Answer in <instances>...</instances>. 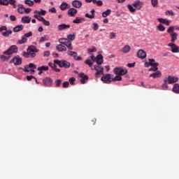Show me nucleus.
Masks as SVG:
<instances>
[{"instance_id": "1", "label": "nucleus", "mask_w": 179, "mask_h": 179, "mask_svg": "<svg viewBox=\"0 0 179 179\" xmlns=\"http://www.w3.org/2000/svg\"><path fill=\"white\" fill-rule=\"evenodd\" d=\"M54 64H57L59 68H65V69H68V68H71V63L66 60L62 59H55L54 60Z\"/></svg>"}, {"instance_id": "2", "label": "nucleus", "mask_w": 179, "mask_h": 179, "mask_svg": "<svg viewBox=\"0 0 179 179\" xmlns=\"http://www.w3.org/2000/svg\"><path fill=\"white\" fill-rule=\"evenodd\" d=\"M59 43L62 45L63 44V45H66L68 50H73V47L72 46V42L68 40V38H59Z\"/></svg>"}, {"instance_id": "3", "label": "nucleus", "mask_w": 179, "mask_h": 179, "mask_svg": "<svg viewBox=\"0 0 179 179\" xmlns=\"http://www.w3.org/2000/svg\"><path fill=\"white\" fill-rule=\"evenodd\" d=\"M148 61L150 62V66H152L149 69L150 72H151V71L156 72V71H159V67H157V66H159V63L156 62L155 59H149Z\"/></svg>"}, {"instance_id": "4", "label": "nucleus", "mask_w": 179, "mask_h": 179, "mask_svg": "<svg viewBox=\"0 0 179 179\" xmlns=\"http://www.w3.org/2000/svg\"><path fill=\"white\" fill-rule=\"evenodd\" d=\"M164 82H168L169 85H173V83H176V82H178V77L169 76L164 79Z\"/></svg>"}, {"instance_id": "5", "label": "nucleus", "mask_w": 179, "mask_h": 179, "mask_svg": "<svg viewBox=\"0 0 179 179\" xmlns=\"http://www.w3.org/2000/svg\"><path fill=\"white\" fill-rule=\"evenodd\" d=\"M27 52L28 54L29 55V57L31 58H34V57H36V52H38V50H37V48H36V46H29L27 48Z\"/></svg>"}, {"instance_id": "6", "label": "nucleus", "mask_w": 179, "mask_h": 179, "mask_svg": "<svg viewBox=\"0 0 179 179\" xmlns=\"http://www.w3.org/2000/svg\"><path fill=\"white\" fill-rule=\"evenodd\" d=\"M15 52H17V46L12 45L9 49L3 52L4 55H12V54H15Z\"/></svg>"}, {"instance_id": "7", "label": "nucleus", "mask_w": 179, "mask_h": 179, "mask_svg": "<svg viewBox=\"0 0 179 179\" xmlns=\"http://www.w3.org/2000/svg\"><path fill=\"white\" fill-rule=\"evenodd\" d=\"M114 73L115 75L124 76V75H127V73H128V71L127 70V69L115 67L114 69Z\"/></svg>"}, {"instance_id": "8", "label": "nucleus", "mask_w": 179, "mask_h": 179, "mask_svg": "<svg viewBox=\"0 0 179 179\" xmlns=\"http://www.w3.org/2000/svg\"><path fill=\"white\" fill-rule=\"evenodd\" d=\"M10 64H14L15 66L22 65V58L17 55L10 61Z\"/></svg>"}, {"instance_id": "9", "label": "nucleus", "mask_w": 179, "mask_h": 179, "mask_svg": "<svg viewBox=\"0 0 179 179\" xmlns=\"http://www.w3.org/2000/svg\"><path fill=\"white\" fill-rule=\"evenodd\" d=\"M101 80L103 83H111L113 82V76L111 74H106L101 77Z\"/></svg>"}, {"instance_id": "10", "label": "nucleus", "mask_w": 179, "mask_h": 179, "mask_svg": "<svg viewBox=\"0 0 179 179\" xmlns=\"http://www.w3.org/2000/svg\"><path fill=\"white\" fill-rule=\"evenodd\" d=\"M94 71H96V73H95L96 76H99V75H100V73H103L104 71V69L101 66H100V64L94 65Z\"/></svg>"}, {"instance_id": "11", "label": "nucleus", "mask_w": 179, "mask_h": 179, "mask_svg": "<svg viewBox=\"0 0 179 179\" xmlns=\"http://www.w3.org/2000/svg\"><path fill=\"white\" fill-rule=\"evenodd\" d=\"M133 6H134L135 9L139 10L142 9V6H143V3L139 0H136L133 3Z\"/></svg>"}, {"instance_id": "12", "label": "nucleus", "mask_w": 179, "mask_h": 179, "mask_svg": "<svg viewBox=\"0 0 179 179\" xmlns=\"http://www.w3.org/2000/svg\"><path fill=\"white\" fill-rule=\"evenodd\" d=\"M43 83L45 86L50 87L52 85V79L50 78H45L43 80Z\"/></svg>"}, {"instance_id": "13", "label": "nucleus", "mask_w": 179, "mask_h": 179, "mask_svg": "<svg viewBox=\"0 0 179 179\" xmlns=\"http://www.w3.org/2000/svg\"><path fill=\"white\" fill-rule=\"evenodd\" d=\"M79 77L81 78L80 82L83 83V85H85V83H86V80H88L89 79L87 75H85L84 73H80Z\"/></svg>"}, {"instance_id": "14", "label": "nucleus", "mask_w": 179, "mask_h": 179, "mask_svg": "<svg viewBox=\"0 0 179 179\" xmlns=\"http://www.w3.org/2000/svg\"><path fill=\"white\" fill-rule=\"evenodd\" d=\"M137 57L138 58H141V59H145V58H146V52H145L143 50L140 49L138 52H137Z\"/></svg>"}, {"instance_id": "15", "label": "nucleus", "mask_w": 179, "mask_h": 179, "mask_svg": "<svg viewBox=\"0 0 179 179\" xmlns=\"http://www.w3.org/2000/svg\"><path fill=\"white\" fill-rule=\"evenodd\" d=\"M71 25L66 24H61L58 25L57 29L59 31H62V30H66V29H70Z\"/></svg>"}, {"instance_id": "16", "label": "nucleus", "mask_w": 179, "mask_h": 179, "mask_svg": "<svg viewBox=\"0 0 179 179\" xmlns=\"http://www.w3.org/2000/svg\"><path fill=\"white\" fill-rule=\"evenodd\" d=\"M72 5L74 8H77L79 9L80 8H82V1H78V0H74L72 1Z\"/></svg>"}, {"instance_id": "17", "label": "nucleus", "mask_w": 179, "mask_h": 179, "mask_svg": "<svg viewBox=\"0 0 179 179\" xmlns=\"http://www.w3.org/2000/svg\"><path fill=\"white\" fill-rule=\"evenodd\" d=\"M67 13L69 16H71V17H73V16H75L76 15V13H78V10H76V8H71L68 10Z\"/></svg>"}, {"instance_id": "18", "label": "nucleus", "mask_w": 179, "mask_h": 179, "mask_svg": "<svg viewBox=\"0 0 179 179\" xmlns=\"http://www.w3.org/2000/svg\"><path fill=\"white\" fill-rule=\"evenodd\" d=\"M56 50L59 51V52H64V51H66V46L59 44L56 46Z\"/></svg>"}, {"instance_id": "19", "label": "nucleus", "mask_w": 179, "mask_h": 179, "mask_svg": "<svg viewBox=\"0 0 179 179\" xmlns=\"http://www.w3.org/2000/svg\"><path fill=\"white\" fill-rule=\"evenodd\" d=\"M123 54H128L131 51V46L129 45H124L120 50Z\"/></svg>"}, {"instance_id": "20", "label": "nucleus", "mask_w": 179, "mask_h": 179, "mask_svg": "<svg viewBox=\"0 0 179 179\" xmlns=\"http://www.w3.org/2000/svg\"><path fill=\"white\" fill-rule=\"evenodd\" d=\"M160 76H162V71L157 70V72L150 75V78H153V79H156V78H160Z\"/></svg>"}, {"instance_id": "21", "label": "nucleus", "mask_w": 179, "mask_h": 179, "mask_svg": "<svg viewBox=\"0 0 179 179\" xmlns=\"http://www.w3.org/2000/svg\"><path fill=\"white\" fill-rule=\"evenodd\" d=\"M34 15H38V16H45V13H47V11L45 10L41 9L40 11L35 10L34 11Z\"/></svg>"}, {"instance_id": "22", "label": "nucleus", "mask_w": 179, "mask_h": 179, "mask_svg": "<svg viewBox=\"0 0 179 179\" xmlns=\"http://www.w3.org/2000/svg\"><path fill=\"white\" fill-rule=\"evenodd\" d=\"M69 6H71L69 4H68L65 1H63L60 5V9L61 10H66V9H68V8H69Z\"/></svg>"}, {"instance_id": "23", "label": "nucleus", "mask_w": 179, "mask_h": 179, "mask_svg": "<svg viewBox=\"0 0 179 179\" xmlns=\"http://www.w3.org/2000/svg\"><path fill=\"white\" fill-rule=\"evenodd\" d=\"M95 62L98 65H101L103 64V55H99L96 57V59H95Z\"/></svg>"}, {"instance_id": "24", "label": "nucleus", "mask_w": 179, "mask_h": 179, "mask_svg": "<svg viewBox=\"0 0 179 179\" xmlns=\"http://www.w3.org/2000/svg\"><path fill=\"white\" fill-rule=\"evenodd\" d=\"M157 20L159 22V23H162V24L170 26V22L164 18H158Z\"/></svg>"}, {"instance_id": "25", "label": "nucleus", "mask_w": 179, "mask_h": 179, "mask_svg": "<svg viewBox=\"0 0 179 179\" xmlns=\"http://www.w3.org/2000/svg\"><path fill=\"white\" fill-rule=\"evenodd\" d=\"M22 23H30L31 22V17L29 16H24L22 17Z\"/></svg>"}, {"instance_id": "26", "label": "nucleus", "mask_w": 179, "mask_h": 179, "mask_svg": "<svg viewBox=\"0 0 179 179\" xmlns=\"http://www.w3.org/2000/svg\"><path fill=\"white\" fill-rule=\"evenodd\" d=\"M94 9H92L91 10V13L92 15H90L89 13H86L85 14V17H88V19H94Z\"/></svg>"}, {"instance_id": "27", "label": "nucleus", "mask_w": 179, "mask_h": 179, "mask_svg": "<svg viewBox=\"0 0 179 179\" xmlns=\"http://www.w3.org/2000/svg\"><path fill=\"white\" fill-rule=\"evenodd\" d=\"M24 26L23 25H17V26H16L15 27H14V29H13V31H15V33H17L18 31H21V30L22 29H24Z\"/></svg>"}, {"instance_id": "28", "label": "nucleus", "mask_w": 179, "mask_h": 179, "mask_svg": "<svg viewBox=\"0 0 179 179\" xmlns=\"http://www.w3.org/2000/svg\"><path fill=\"white\" fill-rule=\"evenodd\" d=\"M172 91L173 93L178 94L179 93V84L176 83L173 85Z\"/></svg>"}, {"instance_id": "29", "label": "nucleus", "mask_w": 179, "mask_h": 179, "mask_svg": "<svg viewBox=\"0 0 179 179\" xmlns=\"http://www.w3.org/2000/svg\"><path fill=\"white\" fill-rule=\"evenodd\" d=\"M10 34H12V30L10 29H7L6 31L2 32V35L3 36V37H9Z\"/></svg>"}, {"instance_id": "30", "label": "nucleus", "mask_w": 179, "mask_h": 179, "mask_svg": "<svg viewBox=\"0 0 179 179\" xmlns=\"http://www.w3.org/2000/svg\"><path fill=\"white\" fill-rule=\"evenodd\" d=\"M48 69H50L48 66H41L37 69L38 71H42V72H45L46 71H48Z\"/></svg>"}, {"instance_id": "31", "label": "nucleus", "mask_w": 179, "mask_h": 179, "mask_svg": "<svg viewBox=\"0 0 179 179\" xmlns=\"http://www.w3.org/2000/svg\"><path fill=\"white\" fill-rule=\"evenodd\" d=\"M127 8L131 13H134V12H135L136 10V8H135L133 3L132 4H128Z\"/></svg>"}, {"instance_id": "32", "label": "nucleus", "mask_w": 179, "mask_h": 179, "mask_svg": "<svg viewBox=\"0 0 179 179\" xmlns=\"http://www.w3.org/2000/svg\"><path fill=\"white\" fill-rule=\"evenodd\" d=\"M17 12L21 14L24 13V7H23L22 4L18 5Z\"/></svg>"}, {"instance_id": "33", "label": "nucleus", "mask_w": 179, "mask_h": 179, "mask_svg": "<svg viewBox=\"0 0 179 179\" xmlns=\"http://www.w3.org/2000/svg\"><path fill=\"white\" fill-rule=\"evenodd\" d=\"M178 34H177V33L173 32L172 34H171V42L174 43L176 41V40H177V37H178Z\"/></svg>"}, {"instance_id": "34", "label": "nucleus", "mask_w": 179, "mask_h": 179, "mask_svg": "<svg viewBox=\"0 0 179 179\" xmlns=\"http://www.w3.org/2000/svg\"><path fill=\"white\" fill-rule=\"evenodd\" d=\"M109 15H111V10L110 9H107L106 11L102 13L103 17H107Z\"/></svg>"}, {"instance_id": "35", "label": "nucleus", "mask_w": 179, "mask_h": 179, "mask_svg": "<svg viewBox=\"0 0 179 179\" xmlns=\"http://www.w3.org/2000/svg\"><path fill=\"white\" fill-rule=\"evenodd\" d=\"M122 80V78L120 75H117L115 77H112V82H117V81L120 82Z\"/></svg>"}, {"instance_id": "36", "label": "nucleus", "mask_w": 179, "mask_h": 179, "mask_svg": "<svg viewBox=\"0 0 179 179\" xmlns=\"http://www.w3.org/2000/svg\"><path fill=\"white\" fill-rule=\"evenodd\" d=\"M83 20H85V19L76 17V20H73V23H75L76 24H79V23H82Z\"/></svg>"}, {"instance_id": "37", "label": "nucleus", "mask_w": 179, "mask_h": 179, "mask_svg": "<svg viewBox=\"0 0 179 179\" xmlns=\"http://www.w3.org/2000/svg\"><path fill=\"white\" fill-rule=\"evenodd\" d=\"M171 48V52L177 53L179 52V47L177 45H174Z\"/></svg>"}, {"instance_id": "38", "label": "nucleus", "mask_w": 179, "mask_h": 179, "mask_svg": "<svg viewBox=\"0 0 179 179\" xmlns=\"http://www.w3.org/2000/svg\"><path fill=\"white\" fill-rule=\"evenodd\" d=\"M39 43H44V41H48V36L44 35L39 39Z\"/></svg>"}, {"instance_id": "39", "label": "nucleus", "mask_w": 179, "mask_h": 179, "mask_svg": "<svg viewBox=\"0 0 179 179\" xmlns=\"http://www.w3.org/2000/svg\"><path fill=\"white\" fill-rule=\"evenodd\" d=\"M27 42V38L23 36L20 40L18 41V44H24Z\"/></svg>"}, {"instance_id": "40", "label": "nucleus", "mask_w": 179, "mask_h": 179, "mask_svg": "<svg viewBox=\"0 0 179 179\" xmlns=\"http://www.w3.org/2000/svg\"><path fill=\"white\" fill-rule=\"evenodd\" d=\"M67 40H69V41H71L72 43V41L75 40V34H69L67 36Z\"/></svg>"}, {"instance_id": "41", "label": "nucleus", "mask_w": 179, "mask_h": 179, "mask_svg": "<svg viewBox=\"0 0 179 179\" xmlns=\"http://www.w3.org/2000/svg\"><path fill=\"white\" fill-rule=\"evenodd\" d=\"M24 71V72H30V73H34V69H30L29 67H27V66H25Z\"/></svg>"}, {"instance_id": "42", "label": "nucleus", "mask_w": 179, "mask_h": 179, "mask_svg": "<svg viewBox=\"0 0 179 179\" xmlns=\"http://www.w3.org/2000/svg\"><path fill=\"white\" fill-rule=\"evenodd\" d=\"M34 17L35 19H37V20H38L39 22H43V20L45 19L43 17L40 16V15H37V14H34Z\"/></svg>"}, {"instance_id": "43", "label": "nucleus", "mask_w": 179, "mask_h": 179, "mask_svg": "<svg viewBox=\"0 0 179 179\" xmlns=\"http://www.w3.org/2000/svg\"><path fill=\"white\" fill-rule=\"evenodd\" d=\"M24 3L29 6H33V5H34V1L31 0H25Z\"/></svg>"}, {"instance_id": "44", "label": "nucleus", "mask_w": 179, "mask_h": 179, "mask_svg": "<svg viewBox=\"0 0 179 179\" xmlns=\"http://www.w3.org/2000/svg\"><path fill=\"white\" fill-rule=\"evenodd\" d=\"M85 64H86V65H88L90 68H92V66H93V62H91L90 59H86L85 61Z\"/></svg>"}, {"instance_id": "45", "label": "nucleus", "mask_w": 179, "mask_h": 179, "mask_svg": "<svg viewBox=\"0 0 179 179\" xmlns=\"http://www.w3.org/2000/svg\"><path fill=\"white\" fill-rule=\"evenodd\" d=\"M157 29H158L159 31H164V30H166V27H164V26H163V24H159L157 26Z\"/></svg>"}, {"instance_id": "46", "label": "nucleus", "mask_w": 179, "mask_h": 179, "mask_svg": "<svg viewBox=\"0 0 179 179\" xmlns=\"http://www.w3.org/2000/svg\"><path fill=\"white\" fill-rule=\"evenodd\" d=\"M0 5H4L6 6H8V5H9V1L8 0H0Z\"/></svg>"}, {"instance_id": "47", "label": "nucleus", "mask_w": 179, "mask_h": 179, "mask_svg": "<svg viewBox=\"0 0 179 179\" xmlns=\"http://www.w3.org/2000/svg\"><path fill=\"white\" fill-rule=\"evenodd\" d=\"M1 61H5V62H8V59H10V56H5V55H1L0 57Z\"/></svg>"}, {"instance_id": "48", "label": "nucleus", "mask_w": 179, "mask_h": 179, "mask_svg": "<svg viewBox=\"0 0 179 179\" xmlns=\"http://www.w3.org/2000/svg\"><path fill=\"white\" fill-rule=\"evenodd\" d=\"M167 83H169L164 81V83L162 85L163 90H167V89H169V85H167Z\"/></svg>"}, {"instance_id": "49", "label": "nucleus", "mask_w": 179, "mask_h": 179, "mask_svg": "<svg viewBox=\"0 0 179 179\" xmlns=\"http://www.w3.org/2000/svg\"><path fill=\"white\" fill-rule=\"evenodd\" d=\"M52 69L55 71V72H61V69L57 68V64L54 63L52 66Z\"/></svg>"}, {"instance_id": "50", "label": "nucleus", "mask_w": 179, "mask_h": 179, "mask_svg": "<svg viewBox=\"0 0 179 179\" xmlns=\"http://www.w3.org/2000/svg\"><path fill=\"white\" fill-rule=\"evenodd\" d=\"M26 66L28 67V68H31L34 70L37 69V66H36L33 63H30L29 65H27Z\"/></svg>"}, {"instance_id": "51", "label": "nucleus", "mask_w": 179, "mask_h": 179, "mask_svg": "<svg viewBox=\"0 0 179 179\" xmlns=\"http://www.w3.org/2000/svg\"><path fill=\"white\" fill-rule=\"evenodd\" d=\"M165 15H170L171 16H174V12H173V10H166L165 12Z\"/></svg>"}, {"instance_id": "52", "label": "nucleus", "mask_w": 179, "mask_h": 179, "mask_svg": "<svg viewBox=\"0 0 179 179\" xmlns=\"http://www.w3.org/2000/svg\"><path fill=\"white\" fill-rule=\"evenodd\" d=\"M61 83H62V80H56L55 81L56 87H59L61 86Z\"/></svg>"}, {"instance_id": "53", "label": "nucleus", "mask_w": 179, "mask_h": 179, "mask_svg": "<svg viewBox=\"0 0 179 179\" xmlns=\"http://www.w3.org/2000/svg\"><path fill=\"white\" fill-rule=\"evenodd\" d=\"M32 79H35L36 83H38L37 82V78H35L34 76H27V80H31Z\"/></svg>"}, {"instance_id": "54", "label": "nucleus", "mask_w": 179, "mask_h": 179, "mask_svg": "<svg viewBox=\"0 0 179 179\" xmlns=\"http://www.w3.org/2000/svg\"><path fill=\"white\" fill-rule=\"evenodd\" d=\"M93 30H94L95 31H96V30H99V24H97V23H96V22H94L93 23Z\"/></svg>"}, {"instance_id": "55", "label": "nucleus", "mask_w": 179, "mask_h": 179, "mask_svg": "<svg viewBox=\"0 0 179 179\" xmlns=\"http://www.w3.org/2000/svg\"><path fill=\"white\" fill-rule=\"evenodd\" d=\"M151 3L152 6L156 7L157 6V3H159L158 0H151Z\"/></svg>"}, {"instance_id": "56", "label": "nucleus", "mask_w": 179, "mask_h": 179, "mask_svg": "<svg viewBox=\"0 0 179 179\" xmlns=\"http://www.w3.org/2000/svg\"><path fill=\"white\" fill-rule=\"evenodd\" d=\"M42 23L45 25V26H50V21H48L46 20H45V18L43 20H42Z\"/></svg>"}, {"instance_id": "57", "label": "nucleus", "mask_w": 179, "mask_h": 179, "mask_svg": "<svg viewBox=\"0 0 179 179\" xmlns=\"http://www.w3.org/2000/svg\"><path fill=\"white\" fill-rule=\"evenodd\" d=\"M115 33H114V32H110V35H109V38L110 39V40H113V39H114V38H115Z\"/></svg>"}, {"instance_id": "58", "label": "nucleus", "mask_w": 179, "mask_h": 179, "mask_svg": "<svg viewBox=\"0 0 179 179\" xmlns=\"http://www.w3.org/2000/svg\"><path fill=\"white\" fill-rule=\"evenodd\" d=\"M96 48H94L92 49H87V52L88 54H92V52H96Z\"/></svg>"}, {"instance_id": "59", "label": "nucleus", "mask_w": 179, "mask_h": 179, "mask_svg": "<svg viewBox=\"0 0 179 179\" xmlns=\"http://www.w3.org/2000/svg\"><path fill=\"white\" fill-rule=\"evenodd\" d=\"M69 83L70 85H73L75 83V81L76 80V79H75V78L72 77L71 78H69Z\"/></svg>"}, {"instance_id": "60", "label": "nucleus", "mask_w": 179, "mask_h": 179, "mask_svg": "<svg viewBox=\"0 0 179 179\" xmlns=\"http://www.w3.org/2000/svg\"><path fill=\"white\" fill-rule=\"evenodd\" d=\"M24 36L27 38H29V37H31V36H33V32L29 31V32H28V33H26Z\"/></svg>"}, {"instance_id": "61", "label": "nucleus", "mask_w": 179, "mask_h": 179, "mask_svg": "<svg viewBox=\"0 0 179 179\" xmlns=\"http://www.w3.org/2000/svg\"><path fill=\"white\" fill-rule=\"evenodd\" d=\"M49 55H51V52L50 51L47 50L43 52V57H48Z\"/></svg>"}, {"instance_id": "62", "label": "nucleus", "mask_w": 179, "mask_h": 179, "mask_svg": "<svg viewBox=\"0 0 179 179\" xmlns=\"http://www.w3.org/2000/svg\"><path fill=\"white\" fill-rule=\"evenodd\" d=\"M73 58L75 61H82V57L80 56L78 57V55L76 56H74Z\"/></svg>"}, {"instance_id": "63", "label": "nucleus", "mask_w": 179, "mask_h": 179, "mask_svg": "<svg viewBox=\"0 0 179 179\" xmlns=\"http://www.w3.org/2000/svg\"><path fill=\"white\" fill-rule=\"evenodd\" d=\"M69 86V82L66 81V82H64V83H63L62 87H63L64 88L68 87Z\"/></svg>"}, {"instance_id": "64", "label": "nucleus", "mask_w": 179, "mask_h": 179, "mask_svg": "<svg viewBox=\"0 0 179 179\" xmlns=\"http://www.w3.org/2000/svg\"><path fill=\"white\" fill-rule=\"evenodd\" d=\"M49 12H51V13H57V9H55V7H52V8L49 9Z\"/></svg>"}]
</instances>
